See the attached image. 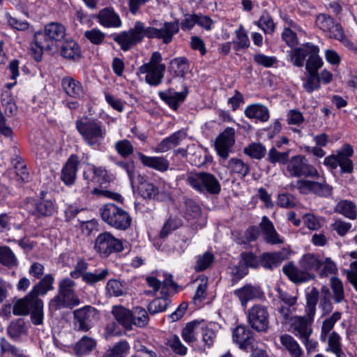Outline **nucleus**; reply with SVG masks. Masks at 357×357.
Masks as SVG:
<instances>
[{"mask_svg": "<svg viewBox=\"0 0 357 357\" xmlns=\"http://www.w3.org/2000/svg\"><path fill=\"white\" fill-rule=\"evenodd\" d=\"M178 31V22H165L161 28L157 29L145 26L143 22L137 21L134 26L128 31L114 35L113 40L120 45L122 50L126 52L136 44L141 43L144 37L157 38L162 40L164 44H169Z\"/></svg>", "mask_w": 357, "mask_h": 357, "instance_id": "obj_1", "label": "nucleus"}, {"mask_svg": "<svg viewBox=\"0 0 357 357\" xmlns=\"http://www.w3.org/2000/svg\"><path fill=\"white\" fill-rule=\"evenodd\" d=\"M77 132L86 145L100 150L107 135L103 123L100 120L86 116L75 121Z\"/></svg>", "mask_w": 357, "mask_h": 357, "instance_id": "obj_2", "label": "nucleus"}, {"mask_svg": "<svg viewBox=\"0 0 357 357\" xmlns=\"http://www.w3.org/2000/svg\"><path fill=\"white\" fill-rule=\"evenodd\" d=\"M75 282L67 278L61 280L59 284L58 294L50 302V309L56 311L62 307L72 308L79 304L80 301L74 289Z\"/></svg>", "mask_w": 357, "mask_h": 357, "instance_id": "obj_3", "label": "nucleus"}, {"mask_svg": "<svg viewBox=\"0 0 357 357\" xmlns=\"http://www.w3.org/2000/svg\"><path fill=\"white\" fill-rule=\"evenodd\" d=\"M66 36V29L60 22H54L47 24L43 32H37L34 36V44L43 50H56L57 43Z\"/></svg>", "mask_w": 357, "mask_h": 357, "instance_id": "obj_4", "label": "nucleus"}, {"mask_svg": "<svg viewBox=\"0 0 357 357\" xmlns=\"http://www.w3.org/2000/svg\"><path fill=\"white\" fill-rule=\"evenodd\" d=\"M102 220L109 226L121 231L128 229L132 222L129 213L112 203H107L99 209Z\"/></svg>", "mask_w": 357, "mask_h": 357, "instance_id": "obj_5", "label": "nucleus"}, {"mask_svg": "<svg viewBox=\"0 0 357 357\" xmlns=\"http://www.w3.org/2000/svg\"><path fill=\"white\" fill-rule=\"evenodd\" d=\"M186 182L193 189L202 193L217 195L221 190L218 180L214 175L208 172H190L187 175Z\"/></svg>", "mask_w": 357, "mask_h": 357, "instance_id": "obj_6", "label": "nucleus"}, {"mask_svg": "<svg viewBox=\"0 0 357 357\" xmlns=\"http://www.w3.org/2000/svg\"><path fill=\"white\" fill-rule=\"evenodd\" d=\"M13 312L15 315H26L31 313L32 323L40 325L43 321V303L41 299L24 298L18 300L13 306Z\"/></svg>", "mask_w": 357, "mask_h": 357, "instance_id": "obj_7", "label": "nucleus"}, {"mask_svg": "<svg viewBox=\"0 0 357 357\" xmlns=\"http://www.w3.org/2000/svg\"><path fill=\"white\" fill-rule=\"evenodd\" d=\"M162 59L161 54L154 52L150 61L139 68L142 74H146V82L151 86H158L162 82L166 69L165 65L161 63Z\"/></svg>", "mask_w": 357, "mask_h": 357, "instance_id": "obj_8", "label": "nucleus"}, {"mask_svg": "<svg viewBox=\"0 0 357 357\" xmlns=\"http://www.w3.org/2000/svg\"><path fill=\"white\" fill-rule=\"evenodd\" d=\"M286 168L291 177H319L317 169L302 155H296L289 159Z\"/></svg>", "mask_w": 357, "mask_h": 357, "instance_id": "obj_9", "label": "nucleus"}, {"mask_svg": "<svg viewBox=\"0 0 357 357\" xmlns=\"http://www.w3.org/2000/svg\"><path fill=\"white\" fill-rule=\"evenodd\" d=\"M94 249L101 257H107L112 253L123 251V245L121 240L105 231L100 234L96 238Z\"/></svg>", "mask_w": 357, "mask_h": 357, "instance_id": "obj_10", "label": "nucleus"}, {"mask_svg": "<svg viewBox=\"0 0 357 357\" xmlns=\"http://www.w3.org/2000/svg\"><path fill=\"white\" fill-rule=\"evenodd\" d=\"M319 48L311 43H307L301 47L294 48L290 52L291 61L294 66L302 67L306 56L307 59L305 67L309 61L312 65L318 64L317 62L321 61V58L319 56Z\"/></svg>", "mask_w": 357, "mask_h": 357, "instance_id": "obj_11", "label": "nucleus"}, {"mask_svg": "<svg viewBox=\"0 0 357 357\" xmlns=\"http://www.w3.org/2000/svg\"><path fill=\"white\" fill-rule=\"evenodd\" d=\"M248 322L250 327L259 333H265L269 327V313L267 306L255 304L247 312Z\"/></svg>", "mask_w": 357, "mask_h": 357, "instance_id": "obj_12", "label": "nucleus"}, {"mask_svg": "<svg viewBox=\"0 0 357 357\" xmlns=\"http://www.w3.org/2000/svg\"><path fill=\"white\" fill-rule=\"evenodd\" d=\"M316 25L326 33V36L333 39L342 41L344 38V33L341 24L326 14H319L316 18Z\"/></svg>", "mask_w": 357, "mask_h": 357, "instance_id": "obj_13", "label": "nucleus"}, {"mask_svg": "<svg viewBox=\"0 0 357 357\" xmlns=\"http://www.w3.org/2000/svg\"><path fill=\"white\" fill-rule=\"evenodd\" d=\"M291 186L298 189L302 194L312 192L319 197H329L333 190V188L325 182L320 183L309 180H298L292 183Z\"/></svg>", "mask_w": 357, "mask_h": 357, "instance_id": "obj_14", "label": "nucleus"}, {"mask_svg": "<svg viewBox=\"0 0 357 357\" xmlns=\"http://www.w3.org/2000/svg\"><path fill=\"white\" fill-rule=\"evenodd\" d=\"M232 340L242 350L248 351L257 347L255 333L244 325H239L233 330Z\"/></svg>", "mask_w": 357, "mask_h": 357, "instance_id": "obj_15", "label": "nucleus"}, {"mask_svg": "<svg viewBox=\"0 0 357 357\" xmlns=\"http://www.w3.org/2000/svg\"><path fill=\"white\" fill-rule=\"evenodd\" d=\"M235 143V130L228 127L219 134L215 139V146L218 155L226 160L231 147Z\"/></svg>", "mask_w": 357, "mask_h": 357, "instance_id": "obj_16", "label": "nucleus"}, {"mask_svg": "<svg viewBox=\"0 0 357 357\" xmlns=\"http://www.w3.org/2000/svg\"><path fill=\"white\" fill-rule=\"evenodd\" d=\"M73 314L77 330L86 332L91 328L92 321L97 317L98 311L88 305L75 310Z\"/></svg>", "mask_w": 357, "mask_h": 357, "instance_id": "obj_17", "label": "nucleus"}, {"mask_svg": "<svg viewBox=\"0 0 357 357\" xmlns=\"http://www.w3.org/2000/svg\"><path fill=\"white\" fill-rule=\"evenodd\" d=\"M312 322L307 320L305 317L294 316L288 320V322H285L284 325H289V331L300 340L305 339L306 340L307 337H310L312 333Z\"/></svg>", "mask_w": 357, "mask_h": 357, "instance_id": "obj_18", "label": "nucleus"}, {"mask_svg": "<svg viewBox=\"0 0 357 357\" xmlns=\"http://www.w3.org/2000/svg\"><path fill=\"white\" fill-rule=\"evenodd\" d=\"M282 271L291 281L297 284L306 282L315 277L314 273L307 272L302 268H298L293 262H289L288 264L284 265L282 267Z\"/></svg>", "mask_w": 357, "mask_h": 357, "instance_id": "obj_19", "label": "nucleus"}, {"mask_svg": "<svg viewBox=\"0 0 357 357\" xmlns=\"http://www.w3.org/2000/svg\"><path fill=\"white\" fill-rule=\"evenodd\" d=\"M317 65H312L309 62L306 66L307 75L303 84V86L307 93H312L320 87V77L318 74V70L323 65L322 60L317 62Z\"/></svg>", "mask_w": 357, "mask_h": 357, "instance_id": "obj_20", "label": "nucleus"}, {"mask_svg": "<svg viewBox=\"0 0 357 357\" xmlns=\"http://www.w3.org/2000/svg\"><path fill=\"white\" fill-rule=\"evenodd\" d=\"M93 17L105 28H119L122 24L119 15L112 8L100 10Z\"/></svg>", "mask_w": 357, "mask_h": 357, "instance_id": "obj_21", "label": "nucleus"}, {"mask_svg": "<svg viewBox=\"0 0 357 357\" xmlns=\"http://www.w3.org/2000/svg\"><path fill=\"white\" fill-rule=\"evenodd\" d=\"M263 294L264 293L259 286L249 284L234 291V295L239 298L241 304L243 307H246L250 301L261 298Z\"/></svg>", "mask_w": 357, "mask_h": 357, "instance_id": "obj_22", "label": "nucleus"}, {"mask_svg": "<svg viewBox=\"0 0 357 357\" xmlns=\"http://www.w3.org/2000/svg\"><path fill=\"white\" fill-rule=\"evenodd\" d=\"M79 163L76 155H71L67 160L61 174V178L66 185H70L75 182Z\"/></svg>", "mask_w": 357, "mask_h": 357, "instance_id": "obj_23", "label": "nucleus"}, {"mask_svg": "<svg viewBox=\"0 0 357 357\" xmlns=\"http://www.w3.org/2000/svg\"><path fill=\"white\" fill-rule=\"evenodd\" d=\"M54 278L51 274H46L40 280L33 286L31 291L25 296L31 299H39V296L45 295L49 291L53 289Z\"/></svg>", "mask_w": 357, "mask_h": 357, "instance_id": "obj_24", "label": "nucleus"}, {"mask_svg": "<svg viewBox=\"0 0 357 357\" xmlns=\"http://www.w3.org/2000/svg\"><path fill=\"white\" fill-rule=\"evenodd\" d=\"M260 227L266 243L271 245L283 243L284 241L275 230L273 222L266 216L262 218Z\"/></svg>", "mask_w": 357, "mask_h": 357, "instance_id": "obj_25", "label": "nucleus"}, {"mask_svg": "<svg viewBox=\"0 0 357 357\" xmlns=\"http://www.w3.org/2000/svg\"><path fill=\"white\" fill-rule=\"evenodd\" d=\"M187 133L183 130H178L168 137L163 139L153 150L155 153H165L178 146L185 139Z\"/></svg>", "mask_w": 357, "mask_h": 357, "instance_id": "obj_26", "label": "nucleus"}, {"mask_svg": "<svg viewBox=\"0 0 357 357\" xmlns=\"http://www.w3.org/2000/svg\"><path fill=\"white\" fill-rule=\"evenodd\" d=\"M137 156L143 165L149 168L159 172H165L169 168V161L164 157L147 156L141 152L137 153Z\"/></svg>", "mask_w": 357, "mask_h": 357, "instance_id": "obj_27", "label": "nucleus"}, {"mask_svg": "<svg viewBox=\"0 0 357 357\" xmlns=\"http://www.w3.org/2000/svg\"><path fill=\"white\" fill-rule=\"evenodd\" d=\"M61 86L66 93L74 98H81L84 95V88L79 81L71 77H63Z\"/></svg>", "mask_w": 357, "mask_h": 357, "instance_id": "obj_28", "label": "nucleus"}, {"mask_svg": "<svg viewBox=\"0 0 357 357\" xmlns=\"http://www.w3.org/2000/svg\"><path fill=\"white\" fill-rule=\"evenodd\" d=\"M97 347V341L91 337L84 335L73 346V351L77 356L89 355Z\"/></svg>", "mask_w": 357, "mask_h": 357, "instance_id": "obj_29", "label": "nucleus"}, {"mask_svg": "<svg viewBox=\"0 0 357 357\" xmlns=\"http://www.w3.org/2000/svg\"><path fill=\"white\" fill-rule=\"evenodd\" d=\"M245 115L249 119H256L261 122H266L270 117L268 107L262 104H252L246 107Z\"/></svg>", "mask_w": 357, "mask_h": 357, "instance_id": "obj_30", "label": "nucleus"}, {"mask_svg": "<svg viewBox=\"0 0 357 357\" xmlns=\"http://www.w3.org/2000/svg\"><path fill=\"white\" fill-rule=\"evenodd\" d=\"M353 153L354 150L350 144H346L341 148L338 166L340 167L342 174H351L353 172L354 163L349 158Z\"/></svg>", "mask_w": 357, "mask_h": 357, "instance_id": "obj_31", "label": "nucleus"}, {"mask_svg": "<svg viewBox=\"0 0 357 357\" xmlns=\"http://www.w3.org/2000/svg\"><path fill=\"white\" fill-rule=\"evenodd\" d=\"M33 207L32 215L38 218L52 216L56 210L54 204L51 200L45 199L36 201Z\"/></svg>", "mask_w": 357, "mask_h": 357, "instance_id": "obj_32", "label": "nucleus"}, {"mask_svg": "<svg viewBox=\"0 0 357 357\" xmlns=\"http://www.w3.org/2000/svg\"><path fill=\"white\" fill-rule=\"evenodd\" d=\"M319 292L315 287L312 288L310 291L306 296V305L305 307V317L307 320L313 322L314 317L316 313V306L319 300Z\"/></svg>", "mask_w": 357, "mask_h": 357, "instance_id": "obj_33", "label": "nucleus"}, {"mask_svg": "<svg viewBox=\"0 0 357 357\" xmlns=\"http://www.w3.org/2000/svg\"><path fill=\"white\" fill-rule=\"evenodd\" d=\"M61 55L68 60L78 61L81 58V50L78 44L73 40H68L63 43Z\"/></svg>", "mask_w": 357, "mask_h": 357, "instance_id": "obj_34", "label": "nucleus"}, {"mask_svg": "<svg viewBox=\"0 0 357 357\" xmlns=\"http://www.w3.org/2000/svg\"><path fill=\"white\" fill-rule=\"evenodd\" d=\"M112 313L116 321L125 329H132V311L122 306H114Z\"/></svg>", "mask_w": 357, "mask_h": 357, "instance_id": "obj_35", "label": "nucleus"}, {"mask_svg": "<svg viewBox=\"0 0 357 357\" xmlns=\"http://www.w3.org/2000/svg\"><path fill=\"white\" fill-rule=\"evenodd\" d=\"M284 260V257L281 252H264L260 256L261 265L265 269L272 270L278 267Z\"/></svg>", "mask_w": 357, "mask_h": 357, "instance_id": "obj_36", "label": "nucleus"}, {"mask_svg": "<svg viewBox=\"0 0 357 357\" xmlns=\"http://www.w3.org/2000/svg\"><path fill=\"white\" fill-rule=\"evenodd\" d=\"M300 267L307 272L314 273L322 265V261L318 255L314 254L304 255L299 261Z\"/></svg>", "mask_w": 357, "mask_h": 357, "instance_id": "obj_37", "label": "nucleus"}, {"mask_svg": "<svg viewBox=\"0 0 357 357\" xmlns=\"http://www.w3.org/2000/svg\"><path fill=\"white\" fill-rule=\"evenodd\" d=\"M188 59L185 57H177L172 59L168 66V71L174 77H183L188 70Z\"/></svg>", "mask_w": 357, "mask_h": 357, "instance_id": "obj_38", "label": "nucleus"}, {"mask_svg": "<svg viewBox=\"0 0 357 357\" xmlns=\"http://www.w3.org/2000/svg\"><path fill=\"white\" fill-rule=\"evenodd\" d=\"M327 337L328 345L326 351L333 353L336 357H346L342 350L341 337L340 335L333 331L330 333Z\"/></svg>", "mask_w": 357, "mask_h": 357, "instance_id": "obj_39", "label": "nucleus"}, {"mask_svg": "<svg viewBox=\"0 0 357 357\" xmlns=\"http://www.w3.org/2000/svg\"><path fill=\"white\" fill-rule=\"evenodd\" d=\"M280 343L292 357H301L303 352L296 340L290 335L284 334L280 337Z\"/></svg>", "mask_w": 357, "mask_h": 357, "instance_id": "obj_40", "label": "nucleus"}, {"mask_svg": "<svg viewBox=\"0 0 357 357\" xmlns=\"http://www.w3.org/2000/svg\"><path fill=\"white\" fill-rule=\"evenodd\" d=\"M227 168L231 174H237L241 178L245 177L250 172L249 165L236 158H232L229 160Z\"/></svg>", "mask_w": 357, "mask_h": 357, "instance_id": "obj_41", "label": "nucleus"}, {"mask_svg": "<svg viewBox=\"0 0 357 357\" xmlns=\"http://www.w3.org/2000/svg\"><path fill=\"white\" fill-rule=\"evenodd\" d=\"M335 210L336 212L351 220L356 219L357 215L356 206L351 201H340L336 205Z\"/></svg>", "mask_w": 357, "mask_h": 357, "instance_id": "obj_42", "label": "nucleus"}, {"mask_svg": "<svg viewBox=\"0 0 357 357\" xmlns=\"http://www.w3.org/2000/svg\"><path fill=\"white\" fill-rule=\"evenodd\" d=\"M130 349V347L128 342L126 340H122L108 349L102 357H126Z\"/></svg>", "mask_w": 357, "mask_h": 357, "instance_id": "obj_43", "label": "nucleus"}, {"mask_svg": "<svg viewBox=\"0 0 357 357\" xmlns=\"http://www.w3.org/2000/svg\"><path fill=\"white\" fill-rule=\"evenodd\" d=\"M342 317V313L340 312H335L329 317L326 318L322 323L320 339L324 342L329 333L333 330L335 323L339 321Z\"/></svg>", "mask_w": 357, "mask_h": 357, "instance_id": "obj_44", "label": "nucleus"}, {"mask_svg": "<svg viewBox=\"0 0 357 357\" xmlns=\"http://www.w3.org/2000/svg\"><path fill=\"white\" fill-rule=\"evenodd\" d=\"M149 321L147 312L141 307H136L132 311V326L145 327Z\"/></svg>", "mask_w": 357, "mask_h": 357, "instance_id": "obj_45", "label": "nucleus"}, {"mask_svg": "<svg viewBox=\"0 0 357 357\" xmlns=\"http://www.w3.org/2000/svg\"><path fill=\"white\" fill-rule=\"evenodd\" d=\"M108 274L109 271L107 268L96 271L95 273L87 272L83 274L82 281L89 285H93L96 282L105 280Z\"/></svg>", "mask_w": 357, "mask_h": 357, "instance_id": "obj_46", "label": "nucleus"}, {"mask_svg": "<svg viewBox=\"0 0 357 357\" xmlns=\"http://www.w3.org/2000/svg\"><path fill=\"white\" fill-rule=\"evenodd\" d=\"M233 48L236 51L245 50L250 46V40L245 31L241 27L236 31V40L232 42Z\"/></svg>", "mask_w": 357, "mask_h": 357, "instance_id": "obj_47", "label": "nucleus"}, {"mask_svg": "<svg viewBox=\"0 0 357 357\" xmlns=\"http://www.w3.org/2000/svg\"><path fill=\"white\" fill-rule=\"evenodd\" d=\"M199 326V322L194 321L188 323L183 329L181 336L187 343H192L196 341V335Z\"/></svg>", "mask_w": 357, "mask_h": 357, "instance_id": "obj_48", "label": "nucleus"}, {"mask_svg": "<svg viewBox=\"0 0 357 357\" xmlns=\"http://www.w3.org/2000/svg\"><path fill=\"white\" fill-rule=\"evenodd\" d=\"M0 263L9 268L17 264L14 253L7 246H0Z\"/></svg>", "mask_w": 357, "mask_h": 357, "instance_id": "obj_49", "label": "nucleus"}, {"mask_svg": "<svg viewBox=\"0 0 357 357\" xmlns=\"http://www.w3.org/2000/svg\"><path fill=\"white\" fill-rule=\"evenodd\" d=\"M114 148L120 156L125 158L131 155L134 152L133 145L126 139L116 142Z\"/></svg>", "mask_w": 357, "mask_h": 357, "instance_id": "obj_50", "label": "nucleus"}, {"mask_svg": "<svg viewBox=\"0 0 357 357\" xmlns=\"http://www.w3.org/2000/svg\"><path fill=\"white\" fill-rule=\"evenodd\" d=\"M331 287L333 291V300L336 303L342 302L344 300V291L341 280L336 278H331Z\"/></svg>", "mask_w": 357, "mask_h": 357, "instance_id": "obj_51", "label": "nucleus"}, {"mask_svg": "<svg viewBox=\"0 0 357 357\" xmlns=\"http://www.w3.org/2000/svg\"><path fill=\"white\" fill-rule=\"evenodd\" d=\"M243 152L252 158L259 160L265 156L266 148L260 143H252L244 148Z\"/></svg>", "mask_w": 357, "mask_h": 357, "instance_id": "obj_52", "label": "nucleus"}, {"mask_svg": "<svg viewBox=\"0 0 357 357\" xmlns=\"http://www.w3.org/2000/svg\"><path fill=\"white\" fill-rule=\"evenodd\" d=\"M169 303L167 298H157L149 304L148 310L151 314H155L165 311Z\"/></svg>", "mask_w": 357, "mask_h": 357, "instance_id": "obj_53", "label": "nucleus"}, {"mask_svg": "<svg viewBox=\"0 0 357 357\" xmlns=\"http://www.w3.org/2000/svg\"><path fill=\"white\" fill-rule=\"evenodd\" d=\"M278 294L275 298V303L287 305L288 307H296L297 303V297L291 295L287 291H282L280 289L277 290Z\"/></svg>", "mask_w": 357, "mask_h": 357, "instance_id": "obj_54", "label": "nucleus"}, {"mask_svg": "<svg viewBox=\"0 0 357 357\" xmlns=\"http://www.w3.org/2000/svg\"><path fill=\"white\" fill-rule=\"evenodd\" d=\"M7 331L11 338L15 339L19 337L26 332L24 321L21 319L12 321L8 326Z\"/></svg>", "mask_w": 357, "mask_h": 357, "instance_id": "obj_55", "label": "nucleus"}, {"mask_svg": "<svg viewBox=\"0 0 357 357\" xmlns=\"http://www.w3.org/2000/svg\"><path fill=\"white\" fill-rule=\"evenodd\" d=\"M84 37L95 45H101L105 38V33L98 28L87 30L84 33Z\"/></svg>", "mask_w": 357, "mask_h": 357, "instance_id": "obj_56", "label": "nucleus"}, {"mask_svg": "<svg viewBox=\"0 0 357 357\" xmlns=\"http://www.w3.org/2000/svg\"><path fill=\"white\" fill-rule=\"evenodd\" d=\"M142 196L146 199L154 198L158 193V189L152 183L142 181L139 186Z\"/></svg>", "mask_w": 357, "mask_h": 357, "instance_id": "obj_57", "label": "nucleus"}, {"mask_svg": "<svg viewBox=\"0 0 357 357\" xmlns=\"http://www.w3.org/2000/svg\"><path fill=\"white\" fill-rule=\"evenodd\" d=\"M268 160L272 163L286 164L289 160V151L279 152L275 148H272L268 153Z\"/></svg>", "mask_w": 357, "mask_h": 357, "instance_id": "obj_58", "label": "nucleus"}, {"mask_svg": "<svg viewBox=\"0 0 357 357\" xmlns=\"http://www.w3.org/2000/svg\"><path fill=\"white\" fill-rule=\"evenodd\" d=\"M276 310L280 314L281 319V323L282 325L285 324V322H288V320L294 317L293 314L296 312V307H288L287 305L275 303Z\"/></svg>", "mask_w": 357, "mask_h": 357, "instance_id": "obj_59", "label": "nucleus"}, {"mask_svg": "<svg viewBox=\"0 0 357 357\" xmlns=\"http://www.w3.org/2000/svg\"><path fill=\"white\" fill-rule=\"evenodd\" d=\"M214 260L213 255L210 252H206L198 256L195 269L197 271H203L208 268Z\"/></svg>", "mask_w": 357, "mask_h": 357, "instance_id": "obj_60", "label": "nucleus"}, {"mask_svg": "<svg viewBox=\"0 0 357 357\" xmlns=\"http://www.w3.org/2000/svg\"><path fill=\"white\" fill-rule=\"evenodd\" d=\"M240 261L247 266V268H257L261 264L260 259L250 252H243L240 255Z\"/></svg>", "mask_w": 357, "mask_h": 357, "instance_id": "obj_61", "label": "nucleus"}, {"mask_svg": "<svg viewBox=\"0 0 357 357\" xmlns=\"http://www.w3.org/2000/svg\"><path fill=\"white\" fill-rule=\"evenodd\" d=\"M167 344L178 355L184 356L187 353V348L181 343L178 336L176 335L168 339Z\"/></svg>", "mask_w": 357, "mask_h": 357, "instance_id": "obj_62", "label": "nucleus"}, {"mask_svg": "<svg viewBox=\"0 0 357 357\" xmlns=\"http://www.w3.org/2000/svg\"><path fill=\"white\" fill-rule=\"evenodd\" d=\"M146 282L148 285L150 287H152L155 291H158L159 289H162V293L167 286H173L174 284L173 280L171 278L167 279L163 282H160L156 278L153 276L147 277Z\"/></svg>", "mask_w": 357, "mask_h": 357, "instance_id": "obj_63", "label": "nucleus"}, {"mask_svg": "<svg viewBox=\"0 0 357 357\" xmlns=\"http://www.w3.org/2000/svg\"><path fill=\"white\" fill-rule=\"evenodd\" d=\"M181 225V219L178 218H169V220L164 225L160 231V236L162 238L166 237L169 233L177 229Z\"/></svg>", "mask_w": 357, "mask_h": 357, "instance_id": "obj_64", "label": "nucleus"}]
</instances>
